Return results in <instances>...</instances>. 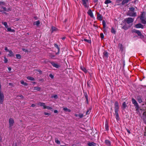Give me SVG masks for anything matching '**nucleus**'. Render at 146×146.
Returning a JSON list of instances; mask_svg holds the SVG:
<instances>
[{"label": "nucleus", "instance_id": "f257e3e1", "mask_svg": "<svg viewBox=\"0 0 146 146\" xmlns=\"http://www.w3.org/2000/svg\"><path fill=\"white\" fill-rule=\"evenodd\" d=\"M140 19L141 23L143 24L146 23V15L145 13H143L141 15Z\"/></svg>", "mask_w": 146, "mask_h": 146}, {"label": "nucleus", "instance_id": "f03ea898", "mask_svg": "<svg viewBox=\"0 0 146 146\" xmlns=\"http://www.w3.org/2000/svg\"><path fill=\"white\" fill-rule=\"evenodd\" d=\"M14 119L12 118H10L9 119V129H12L14 125Z\"/></svg>", "mask_w": 146, "mask_h": 146}, {"label": "nucleus", "instance_id": "7ed1b4c3", "mask_svg": "<svg viewBox=\"0 0 146 146\" xmlns=\"http://www.w3.org/2000/svg\"><path fill=\"white\" fill-rule=\"evenodd\" d=\"M129 9L131 10L129 11L128 15L130 16L134 17L136 16V13L133 12L134 9L133 7H130Z\"/></svg>", "mask_w": 146, "mask_h": 146}, {"label": "nucleus", "instance_id": "20e7f679", "mask_svg": "<svg viewBox=\"0 0 146 146\" xmlns=\"http://www.w3.org/2000/svg\"><path fill=\"white\" fill-rule=\"evenodd\" d=\"M132 101L133 104H134V105L135 106L136 110H138L139 108V107L135 99L133 98L132 99Z\"/></svg>", "mask_w": 146, "mask_h": 146}, {"label": "nucleus", "instance_id": "39448f33", "mask_svg": "<svg viewBox=\"0 0 146 146\" xmlns=\"http://www.w3.org/2000/svg\"><path fill=\"white\" fill-rule=\"evenodd\" d=\"M115 112H118L119 109V104L117 102H115L114 104Z\"/></svg>", "mask_w": 146, "mask_h": 146}, {"label": "nucleus", "instance_id": "423d86ee", "mask_svg": "<svg viewBox=\"0 0 146 146\" xmlns=\"http://www.w3.org/2000/svg\"><path fill=\"white\" fill-rule=\"evenodd\" d=\"M4 98V96L3 94L1 93H0V104H2L3 103Z\"/></svg>", "mask_w": 146, "mask_h": 146}, {"label": "nucleus", "instance_id": "0eeeda50", "mask_svg": "<svg viewBox=\"0 0 146 146\" xmlns=\"http://www.w3.org/2000/svg\"><path fill=\"white\" fill-rule=\"evenodd\" d=\"M125 20L126 21L127 23L128 24L133 22V21L134 19L132 18L129 17L126 18Z\"/></svg>", "mask_w": 146, "mask_h": 146}, {"label": "nucleus", "instance_id": "6e6552de", "mask_svg": "<svg viewBox=\"0 0 146 146\" xmlns=\"http://www.w3.org/2000/svg\"><path fill=\"white\" fill-rule=\"evenodd\" d=\"M83 4L85 7H87L88 4V0H82Z\"/></svg>", "mask_w": 146, "mask_h": 146}, {"label": "nucleus", "instance_id": "1a4fd4ad", "mask_svg": "<svg viewBox=\"0 0 146 146\" xmlns=\"http://www.w3.org/2000/svg\"><path fill=\"white\" fill-rule=\"evenodd\" d=\"M108 53L107 51H105L103 52V57L104 59H107L108 58Z\"/></svg>", "mask_w": 146, "mask_h": 146}, {"label": "nucleus", "instance_id": "9d476101", "mask_svg": "<svg viewBox=\"0 0 146 146\" xmlns=\"http://www.w3.org/2000/svg\"><path fill=\"white\" fill-rule=\"evenodd\" d=\"M135 27L137 28H141L143 29V25L140 23L136 25H135Z\"/></svg>", "mask_w": 146, "mask_h": 146}, {"label": "nucleus", "instance_id": "9b49d317", "mask_svg": "<svg viewBox=\"0 0 146 146\" xmlns=\"http://www.w3.org/2000/svg\"><path fill=\"white\" fill-rule=\"evenodd\" d=\"M51 63L52 65L54 67L58 68L59 67V66L58 64L56 63H55L54 62H51Z\"/></svg>", "mask_w": 146, "mask_h": 146}, {"label": "nucleus", "instance_id": "f8f14e48", "mask_svg": "<svg viewBox=\"0 0 146 146\" xmlns=\"http://www.w3.org/2000/svg\"><path fill=\"white\" fill-rule=\"evenodd\" d=\"M88 13L91 17L94 18V16L93 13L91 10H89L88 11Z\"/></svg>", "mask_w": 146, "mask_h": 146}, {"label": "nucleus", "instance_id": "ddd939ff", "mask_svg": "<svg viewBox=\"0 0 146 146\" xmlns=\"http://www.w3.org/2000/svg\"><path fill=\"white\" fill-rule=\"evenodd\" d=\"M135 32L138 35L140 36L141 38H143V36L141 34L140 31L138 30H136Z\"/></svg>", "mask_w": 146, "mask_h": 146}, {"label": "nucleus", "instance_id": "4468645a", "mask_svg": "<svg viewBox=\"0 0 146 146\" xmlns=\"http://www.w3.org/2000/svg\"><path fill=\"white\" fill-rule=\"evenodd\" d=\"M97 19L99 20H102V16L100 14H98Z\"/></svg>", "mask_w": 146, "mask_h": 146}, {"label": "nucleus", "instance_id": "2eb2a0df", "mask_svg": "<svg viewBox=\"0 0 146 146\" xmlns=\"http://www.w3.org/2000/svg\"><path fill=\"white\" fill-rule=\"evenodd\" d=\"M9 54H8V55L9 56L12 57L14 56V54L13 52L11 50H9L8 51Z\"/></svg>", "mask_w": 146, "mask_h": 146}, {"label": "nucleus", "instance_id": "dca6fc26", "mask_svg": "<svg viewBox=\"0 0 146 146\" xmlns=\"http://www.w3.org/2000/svg\"><path fill=\"white\" fill-rule=\"evenodd\" d=\"M38 105L41 106H42L44 109L45 106V104L43 102H39L38 103Z\"/></svg>", "mask_w": 146, "mask_h": 146}, {"label": "nucleus", "instance_id": "f3484780", "mask_svg": "<svg viewBox=\"0 0 146 146\" xmlns=\"http://www.w3.org/2000/svg\"><path fill=\"white\" fill-rule=\"evenodd\" d=\"M129 0H122L121 4L122 5H125L126 3H127Z\"/></svg>", "mask_w": 146, "mask_h": 146}, {"label": "nucleus", "instance_id": "a211bd4d", "mask_svg": "<svg viewBox=\"0 0 146 146\" xmlns=\"http://www.w3.org/2000/svg\"><path fill=\"white\" fill-rule=\"evenodd\" d=\"M80 68L81 69L84 71L85 73H87V70L84 67H83L82 66H80Z\"/></svg>", "mask_w": 146, "mask_h": 146}, {"label": "nucleus", "instance_id": "6ab92c4d", "mask_svg": "<svg viewBox=\"0 0 146 146\" xmlns=\"http://www.w3.org/2000/svg\"><path fill=\"white\" fill-rule=\"evenodd\" d=\"M127 105L125 103V102H123L122 105V108L123 109H125L127 107Z\"/></svg>", "mask_w": 146, "mask_h": 146}, {"label": "nucleus", "instance_id": "aec40b11", "mask_svg": "<svg viewBox=\"0 0 146 146\" xmlns=\"http://www.w3.org/2000/svg\"><path fill=\"white\" fill-rule=\"evenodd\" d=\"M89 146H95L96 144L94 142L89 143H88Z\"/></svg>", "mask_w": 146, "mask_h": 146}, {"label": "nucleus", "instance_id": "412c9836", "mask_svg": "<svg viewBox=\"0 0 146 146\" xmlns=\"http://www.w3.org/2000/svg\"><path fill=\"white\" fill-rule=\"evenodd\" d=\"M105 143L106 144L108 145V146H110L111 145V143L110 141L108 140H106L105 141Z\"/></svg>", "mask_w": 146, "mask_h": 146}, {"label": "nucleus", "instance_id": "4be33fe9", "mask_svg": "<svg viewBox=\"0 0 146 146\" xmlns=\"http://www.w3.org/2000/svg\"><path fill=\"white\" fill-rule=\"evenodd\" d=\"M118 47L120 50H121L122 51L123 50V47L122 44H119L118 45Z\"/></svg>", "mask_w": 146, "mask_h": 146}, {"label": "nucleus", "instance_id": "5701e85b", "mask_svg": "<svg viewBox=\"0 0 146 146\" xmlns=\"http://www.w3.org/2000/svg\"><path fill=\"white\" fill-rule=\"evenodd\" d=\"M54 46L55 47V48H57V50L58 51V52L56 53V54H58L59 50V48L58 47V46L56 44H54Z\"/></svg>", "mask_w": 146, "mask_h": 146}, {"label": "nucleus", "instance_id": "b1692460", "mask_svg": "<svg viewBox=\"0 0 146 146\" xmlns=\"http://www.w3.org/2000/svg\"><path fill=\"white\" fill-rule=\"evenodd\" d=\"M40 23V22L39 21H37L34 22L33 23V24L35 25H36L38 26L39 25Z\"/></svg>", "mask_w": 146, "mask_h": 146}, {"label": "nucleus", "instance_id": "393cba45", "mask_svg": "<svg viewBox=\"0 0 146 146\" xmlns=\"http://www.w3.org/2000/svg\"><path fill=\"white\" fill-rule=\"evenodd\" d=\"M21 84L22 85H24L25 86H27V84L25 82L23 81V80H21L20 81Z\"/></svg>", "mask_w": 146, "mask_h": 146}, {"label": "nucleus", "instance_id": "a878e982", "mask_svg": "<svg viewBox=\"0 0 146 146\" xmlns=\"http://www.w3.org/2000/svg\"><path fill=\"white\" fill-rule=\"evenodd\" d=\"M2 23L3 25L5 26V28H8V26L7 25V24L6 22H2Z\"/></svg>", "mask_w": 146, "mask_h": 146}, {"label": "nucleus", "instance_id": "bb28decb", "mask_svg": "<svg viewBox=\"0 0 146 146\" xmlns=\"http://www.w3.org/2000/svg\"><path fill=\"white\" fill-rule=\"evenodd\" d=\"M7 30L8 31L13 32L14 31V30L13 29H11L10 28H7Z\"/></svg>", "mask_w": 146, "mask_h": 146}, {"label": "nucleus", "instance_id": "cd10ccee", "mask_svg": "<svg viewBox=\"0 0 146 146\" xmlns=\"http://www.w3.org/2000/svg\"><path fill=\"white\" fill-rule=\"evenodd\" d=\"M40 88L38 87H35L34 88V90H37V91H40Z\"/></svg>", "mask_w": 146, "mask_h": 146}, {"label": "nucleus", "instance_id": "c85d7f7f", "mask_svg": "<svg viewBox=\"0 0 146 146\" xmlns=\"http://www.w3.org/2000/svg\"><path fill=\"white\" fill-rule=\"evenodd\" d=\"M44 109H47L48 110H51L52 109V108L51 107L45 106Z\"/></svg>", "mask_w": 146, "mask_h": 146}, {"label": "nucleus", "instance_id": "c756f323", "mask_svg": "<svg viewBox=\"0 0 146 146\" xmlns=\"http://www.w3.org/2000/svg\"><path fill=\"white\" fill-rule=\"evenodd\" d=\"M51 29H52V32L54 31H56L57 30V29L56 28H55V27H52Z\"/></svg>", "mask_w": 146, "mask_h": 146}, {"label": "nucleus", "instance_id": "7c9ffc66", "mask_svg": "<svg viewBox=\"0 0 146 146\" xmlns=\"http://www.w3.org/2000/svg\"><path fill=\"white\" fill-rule=\"evenodd\" d=\"M27 78L28 80H34V79L32 77L29 76L27 77Z\"/></svg>", "mask_w": 146, "mask_h": 146}, {"label": "nucleus", "instance_id": "2f4dec72", "mask_svg": "<svg viewBox=\"0 0 146 146\" xmlns=\"http://www.w3.org/2000/svg\"><path fill=\"white\" fill-rule=\"evenodd\" d=\"M105 128L107 130H108V123L107 122H106L105 123Z\"/></svg>", "mask_w": 146, "mask_h": 146}, {"label": "nucleus", "instance_id": "473e14b6", "mask_svg": "<svg viewBox=\"0 0 146 146\" xmlns=\"http://www.w3.org/2000/svg\"><path fill=\"white\" fill-rule=\"evenodd\" d=\"M111 3V1L110 0H106L104 2L106 4H108Z\"/></svg>", "mask_w": 146, "mask_h": 146}, {"label": "nucleus", "instance_id": "72a5a7b5", "mask_svg": "<svg viewBox=\"0 0 146 146\" xmlns=\"http://www.w3.org/2000/svg\"><path fill=\"white\" fill-rule=\"evenodd\" d=\"M115 114L116 115V119L117 120L119 118V115L118 113V112H115Z\"/></svg>", "mask_w": 146, "mask_h": 146}, {"label": "nucleus", "instance_id": "f704fd0d", "mask_svg": "<svg viewBox=\"0 0 146 146\" xmlns=\"http://www.w3.org/2000/svg\"><path fill=\"white\" fill-rule=\"evenodd\" d=\"M84 40L85 41H86V42H88V43H90L91 42V41L90 40H88V39H85V38L84 39Z\"/></svg>", "mask_w": 146, "mask_h": 146}, {"label": "nucleus", "instance_id": "c9c22d12", "mask_svg": "<svg viewBox=\"0 0 146 146\" xmlns=\"http://www.w3.org/2000/svg\"><path fill=\"white\" fill-rule=\"evenodd\" d=\"M111 32L112 33L115 34L116 31L115 29L113 28H112L111 30Z\"/></svg>", "mask_w": 146, "mask_h": 146}, {"label": "nucleus", "instance_id": "e433bc0d", "mask_svg": "<svg viewBox=\"0 0 146 146\" xmlns=\"http://www.w3.org/2000/svg\"><path fill=\"white\" fill-rule=\"evenodd\" d=\"M4 58V62L5 63H6L7 62L8 60L7 58L5 56Z\"/></svg>", "mask_w": 146, "mask_h": 146}, {"label": "nucleus", "instance_id": "4c0bfd02", "mask_svg": "<svg viewBox=\"0 0 146 146\" xmlns=\"http://www.w3.org/2000/svg\"><path fill=\"white\" fill-rule=\"evenodd\" d=\"M16 57L17 59H20L21 58V56L19 54H17L16 55Z\"/></svg>", "mask_w": 146, "mask_h": 146}, {"label": "nucleus", "instance_id": "58836bf2", "mask_svg": "<svg viewBox=\"0 0 146 146\" xmlns=\"http://www.w3.org/2000/svg\"><path fill=\"white\" fill-rule=\"evenodd\" d=\"M78 117L80 118H82L83 117V114L81 113L79 114Z\"/></svg>", "mask_w": 146, "mask_h": 146}, {"label": "nucleus", "instance_id": "ea45409f", "mask_svg": "<svg viewBox=\"0 0 146 146\" xmlns=\"http://www.w3.org/2000/svg\"><path fill=\"white\" fill-rule=\"evenodd\" d=\"M122 1V0H117L116 3L118 4V5H120V2Z\"/></svg>", "mask_w": 146, "mask_h": 146}, {"label": "nucleus", "instance_id": "a19ab883", "mask_svg": "<svg viewBox=\"0 0 146 146\" xmlns=\"http://www.w3.org/2000/svg\"><path fill=\"white\" fill-rule=\"evenodd\" d=\"M55 142L57 144H60V141L56 139L55 140Z\"/></svg>", "mask_w": 146, "mask_h": 146}, {"label": "nucleus", "instance_id": "79ce46f5", "mask_svg": "<svg viewBox=\"0 0 146 146\" xmlns=\"http://www.w3.org/2000/svg\"><path fill=\"white\" fill-rule=\"evenodd\" d=\"M65 111L70 112V110L69 109H68L67 108H64V111Z\"/></svg>", "mask_w": 146, "mask_h": 146}, {"label": "nucleus", "instance_id": "37998d69", "mask_svg": "<svg viewBox=\"0 0 146 146\" xmlns=\"http://www.w3.org/2000/svg\"><path fill=\"white\" fill-rule=\"evenodd\" d=\"M138 101L139 103H140L142 102V100L140 98H138Z\"/></svg>", "mask_w": 146, "mask_h": 146}, {"label": "nucleus", "instance_id": "c03bdc74", "mask_svg": "<svg viewBox=\"0 0 146 146\" xmlns=\"http://www.w3.org/2000/svg\"><path fill=\"white\" fill-rule=\"evenodd\" d=\"M90 110H91V109H90L88 110H87V111L86 112V115H88V114H89Z\"/></svg>", "mask_w": 146, "mask_h": 146}, {"label": "nucleus", "instance_id": "a18cd8bd", "mask_svg": "<svg viewBox=\"0 0 146 146\" xmlns=\"http://www.w3.org/2000/svg\"><path fill=\"white\" fill-rule=\"evenodd\" d=\"M52 98H53L55 99H56L57 98L58 96L57 95H55L54 96H53L52 97Z\"/></svg>", "mask_w": 146, "mask_h": 146}, {"label": "nucleus", "instance_id": "49530a36", "mask_svg": "<svg viewBox=\"0 0 146 146\" xmlns=\"http://www.w3.org/2000/svg\"><path fill=\"white\" fill-rule=\"evenodd\" d=\"M5 3L4 2L2 1H0V5H4Z\"/></svg>", "mask_w": 146, "mask_h": 146}, {"label": "nucleus", "instance_id": "de8ad7c7", "mask_svg": "<svg viewBox=\"0 0 146 146\" xmlns=\"http://www.w3.org/2000/svg\"><path fill=\"white\" fill-rule=\"evenodd\" d=\"M100 36H101V38H104V35H103V34L102 33H101L100 34Z\"/></svg>", "mask_w": 146, "mask_h": 146}, {"label": "nucleus", "instance_id": "09e8293b", "mask_svg": "<svg viewBox=\"0 0 146 146\" xmlns=\"http://www.w3.org/2000/svg\"><path fill=\"white\" fill-rule=\"evenodd\" d=\"M122 28L124 29L125 30H127L128 29V28H127V27H126L125 26H123L122 27Z\"/></svg>", "mask_w": 146, "mask_h": 146}, {"label": "nucleus", "instance_id": "8fccbe9b", "mask_svg": "<svg viewBox=\"0 0 146 146\" xmlns=\"http://www.w3.org/2000/svg\"><path fill=\"white\" fill-rule=\"evenodd\" d=\"M44 114L45 115H49L50 114L48 113L44 112Z\"/></svg>", "mask_w": 146, "mask_h": 146}, {"label": "nucleus", "instance_id": "3c124183", "mask_svg": "<svg viewBox=\"0 0 146 146\" xmlns=\"http://www.w3.org/2000/svg\"><path fill=\"white\" fill-rule=\"evenodd\" d=\"M102 24L103 26H105V25H106V22L104 21H102Z\"/></svg>", "mask_w": 146, "mask_h": 146}, {"label": "nucleus", "instance_id": "603ef678", "mask_svg": "<svg viewBox=\"0 0 146 146\" xmlns=\"http://www.w3.org/2000/svg\"><path fill=\"white\" fill-rule=\"evenodd\" d=\"M49 76L52 78H54V76L52 74H50Z\"/></svg>", "mask_w": 146, "mask_h": 146}, {"label": "nucleus", "instance_id": "864d4df0", "mask_svg": "<svg viewBox=\"0 0 146 146\" xmlns=\"http://www.w3.org/2000/svg\"><path fill=\"white\" fill-rule=\"evenodd\" d=\"M2 8H3V10H4V11H7V10H6V8L5 7H2Z\"/></svg>", "mask_w": 146, "mask_h": 146}, {"label": "nucleus", "instance_id": "5fc2aeb1", "mask_svg": "<svg viewBox=\"0 0 146 146\" xmlns=\"http://www.w3.org/2000/svg\"><path fill=\"white\" fill-rule=\"evenodd\" d=\"M5 50L7 51H8H8H9V50L8 49V48H7V47H5Z\"/></svg>", "mask_w": 146, "mask_h": 146}, {"label": "nucleus", "instance_id": "6e6d98bb", "mask_svg": "<svg viewBox=\"0 0 146 146\" xmlns=\"http://www.w3.org/2000/svg\"><path fill=\"white\" fill-rule=\"evenodd\" d=\"M36 71L38 72L39 73H41V70H36Z\"/></svg>", "mask_w": 146, "mask_h": 146}, {"label": "nucleus", "instance_id": "4d7b16f0", "mask_svg": "<svg viewBox=\"0 0 146 146\" xmlns=\"http://www.w3.org/2000/svg\"><path fill=\"white\" fill-rule=\"evenodd\" d=\"M23 51H25V52H27V50L26 49H25V48H23Z\"/></svg>", "mask_w": 146, "mask_h": 146}, {"label": "nucleus", "instance_id": "13d9d810", "mask_svg": "<svg viewBox=\"0 0 146 146\" xmlns=\"http://www.w3.org/2000/svg\"><path fill=\"white\" fill-rule=\"evenodd\" d=\"M54 113H58V111L57 110H55L54 111Z\"/></svg>", "mask_w": 146, "mask_h": 146}, {"label": "nucleus", "instance_id": "bf43d9fd", "mask_svg": "<svg viewBox=\"0 0 146 146\" xmlns=\"http://www.w3.org/2000/svg\"><path fill=\"white\" fill-rule=\"evenodd\" d=\"M8 69L10 71L11 70V67H9L8 68Z\"/></svg>", "mask_w": 146, "mask_h": 146}, {"label": "nucleus", "instance_id": "052dcab7", "mask_svg": "<svg viewBox=\"0 0 146 146\" xmlns=\"http://www.w3.org/2000/svg\"><path fill=\"white\" fill-rule=\"evenodd\" d=\"M104 27V29H105L106 28V25H105V26H103Z\"/></svg>", "mask_w": 146, "mask_h": 146}, {"label": "nucleus", "instance_id": "680f3d73", "mask_svg": "<svg viewBox=\"0 0 146 146\" xmlns=\"http://www.w3.org/2000/svg\"><path fill=\"white\" fill-rule=\"evenodd\" d=\"M35 105L34 104H32L31 105V106L32 107H34L35 106Z\"/></svg>", "mask_w": 146, "mask_h": 146}, {"label": "nucleus", "instance_id": "e2e57ef3", "mask_svg": "<svg viewBox=\"0 0 146 146\" xmlns=\"http://www.w3.org/2000/svg\"><path fill=\"white\" fill-rule=\"evenodd\" d=\"M75 116L76 117H78V114H75Z\"/></svg>", "mask_w": 146, "mask_h": 146}, {"label": "nucleus", "instance_id": "0e129e2a", "mask_svg": "<svg viewBox=\"0 0 146 146\" xmlns=\"http://www.w3.org/2000/svg\"><path fill=\"white\" fill-rule=\"evenodd\" d=\"M107 28H106V29H104V32H106V30H107Z\"/></svg>", "mask_w": 146, "mask_h": 146}, {"label": "nucleus", "instance_id": "69168bd1", "mask_svg": "<svg viewBox=\"0 0 146 146\" xmlns=\"http://www.w3.org/2000/svg\"><path fill=\"white\" fill-rule=\"evenodd\" d=\"M94 2H97L98 0H93Z\"/></svg>", "mask_w": 146, "mask_h": 146}, {"label": "nucleus", "instance_id": "338daca9", "mask_svg": "<svg viewBox=\"0 0 146 146\" xmlns=\"http://www.w3.org/2000/svg\"><path fill=\"white\" fill-rule=\"evenodd\" d=\"M50 57L51 58H53L54 57V56L53 55H51V56H50Z\"/></svg>", "mask_w": 146, "mask_h": 146}, {"label": "nucleus", "instance_id": "774afa93", "mask_svg": "<svg viewBox=\"0 0 146 146\" xmlns=\"http://www.w3.org/2000/svg\"><path fill=\"white\" fill-rule=\"evenodd\" d=\"M127 131L129 133H130V131L129 130H127Z\"/></svg>", "mask_w": 146, "mask_h": 146}]
</instances>
